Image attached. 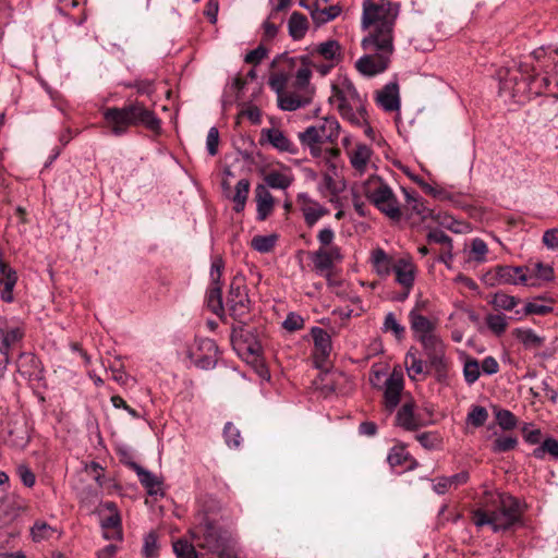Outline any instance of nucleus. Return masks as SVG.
<instances>
[{"instance_id": "obj_1", "label": "nucleus", "mask_w": 558, "mask_h": 558, "mask_svg": "<svg viewBox=\"0 0 558 558\" xmlns=\"http://www.w3.org/2000/svg\"><path fill=\"white\" fill-rule=\"evenodd\" d=\"M550 74L558 75V48L539 47L529 60L498 70L499 94L517 104H524L548 88Z\"/></svg>"}, {"instance_id": "obj_2", "label": "nucleus", "mask_w": 558, "mask_h": 558, "mask_svg": "<svg viewBox=\"0 0 558 558\" xmlns=\"http://www.w3.org/2000/svg\"><path fill=\"white\" fill-rule=\"evenodd\" d=\"M521 515L517 498L497 489H485L472 510V522L476 527L489 526L494 533H500L519 524Z\"/></svg>"}, {"instance_id": "obj_3", "label": "nucleus", "mask_w": 558, "mask_h": 558, "mask_svg": "<svg viewBox=\"0 0 558 558\" xmlns=\"http://www.w3.org/2000/svg\"><path fill=\"white\" fill-rule=\"evenodd\" d=\"M105 126L113 136L120 137L128 133L130 126H144L158 133L161 120L141 101H131L123 107H109L102 111Z\"/></svg>"}, {"instance_id": "obj_4", "label": "nucleus", "mask_w": 558, "mask_h": 558, "mask_svg": "<svg viewBox=\"0 0 558 558\" xmlns=\"http://www.w3.org/2000/svg\"><path fill=\"white\" fill-rule=\"evenodd\" d=\"M300 62L301 57H289L287 53H283L271 63L275 71L270 74L268 84L278 96L280 109L286 111H294L305 107L311 100L308 96L286 92Z\"/></svg>"}, {"instance_id": "obj_5", "label": "nucleus", "mask_w": 558, "mask_h": 558, "mask_svg": "<svg viewBox=\"0 0 558 558\" xmlns=\"http://www.w3.org/2000/svg\"><path fill=\"white\" fill-rule=\"evenodd\" d=\"M421 345L424 360L421 359V373L434 376L438 381L447 378L448 362L446 348L436 329V322L421 316Z\"/></svg>"}, {"instance_id": "obj_6", "label": "nucleus", "mask_w": 558, "mask_h": 558, "mask_svg": "<svg viewBox=\"0 0 558 558\" xmlns=\"http://www.w3.org/2000/svg\"><path fill=\"white\" fill-rule=\"evenodd\" d=\"M195 545L219 558H239L235 543L215 521L203 515L199 522L190 530Z\"/></svg>"}, {"instance_id": "obj_7", "label": "nucleus", "mask_w": 558, "mask_h": 558, "mask_svg": "<svg viewBox=\"0 0 558 558\" xmlns=\"http://www.w3.org/2000/svg\"><path fill=\"white\" fill-rule=\"evenodd\" d=\"M397 19V10L387 0L363 1L361 25L367 29L373 27L367 36H373L380 43H393V26Z\"/></svg>"}, {"instance_id": "obj_8", "label": "nucleus", "mask_w": 558, "mask_h": 558, "mask_svg": "<svg viewBox=\"0 0 558 558\" xmlns=\"http://www.w3.org/2000/svg\"><path fill=\"white\" fill-rule=\"evenodd\" d=\"M362 48L366 53L355 62V68L361 74L371 77L388 69L393 53V43H380L373 36H365Z\"/></svg>"}, {"instance_id": "obj_9", "label": "nucleus", "mask_w": 558, "mask_h": 558, "mask_svg": "<svg viewBox=\"0 0 558 558\" xmlns=\"http://www.w3.org/2000/svg\"><path fill=\"white\" fill-rule=\"evenodd\" d=\"M332 89V97L342 118L352 124L363 125L366 121V109L353 83L344 77L333 85Z\"/></svg>"}, {"instance_id": "obj_10", "label": "nucleus", "mask_w": 558, "mask_h": 558, "mask_svg": "<svg viewBox=\"0 0 558 558\" xmlns=\"http://www.w3.org/2000/svg\"><path fill=\"white\" fill-rule=\"evenodd\" d=\"M361 193L380 213L392 220H399L401 209L398 199L388 183L380 177H369L361 186Z\"/></svg>"}, {"instance_id": "obj_11", "label": "nucleus", "mask_w": 558, "mask_h": 558, "mask_svg": "<svg viewBox=\"0 0 558 558\" xmlns=\"http://www.w3.org/2000/svg\"><path fill=\"white\" fill-rule=\"evenodd\" d=\"M231 343L239 355L257 356L262 352V344L254 329L242 320L232 326Z\"/></svg>"}, {"instance_id": "obj_12", "label": "nucleus", "mask_w": 558, "mask_h": 558, "mask_svg": "<svg viewBox=\"0 0 558 558\" xmlns=\"http://www.w3.org/2000/svg\"><path fill=\"white\" fill-rule=\"evenodd\" d=\"M195 343L196 349H191L187 352L189 359L201 369H213L217 365L218 361V345L209 338L196 339Z\"/></svg>"}, {"instance_id": "obj_13", "label": "nucleus", "mask_w": 558, "mask_h": 558, "mask_svg": "<svg viewBox=\"0 0 558 558\" xmlns=\"http://www.w3.org/2000/svg\"><path fill=\"white\" fill-rule=\"evenodd\" d=\"M487 286L519 284L526 281L525 269L517 266H496L483 277Z\"/></svg>"}, {"instance_id": "obj_14", "label": "nucleus", "mask_w": 558, "mask_h": 558, "mask_svg": "<svg viewBox=\"0 0 558 558\" xmlns=\"http://www.w3.org/2000/svg\"><path fill=\"white\" fill-rule=\"evenodd\" d=\"M427 244L429 247L421 246V257L433 252L437 255V259L445 264L452 259V241L444 231L439 229L429 231Z\"/></svg>"}, {"instance_id": "obj_15", "label": "nucleus", "mask_w": 558, "mask_h": 558, "mask_svg": "<svg viewBox=\"0 0 558 558\" xmlns=\"http://www.w3.org/2000/svg\"><path fill=\"white\" fill-rule=\"evenodd\" d=\"M16 371L21 377L31 385L39 384L45 379V368L41 361L32 352H22L16 361Z\"/></svg>"}, {"instance_id": "obj_16", "label": "nucleus", "mask_w": 558, "mask_h": 558, "mask_svg": "<svg viewBox=\"0 0 558 558\" xmlns=\"http://www.w3.org/2000/svg\"><path fill=\"white\" fill-rule=\"evenodd\" d=\"M223 263L221 259H215L210 267V279L213 287L207 291V307L217 316H221L225 312L222 303V293L220 279L222 275Z\"/></svg>"}, {"instance_id": "obj_17", "label": "nucleus", "mask_w": 558, "mask_h": 558, "mask_svg": "<svg viewBox=\"0 0 558 558\" xmlns=\"http://www.w3.org/2000/svg\"><path fill=\"white\" fill-rule=\"evenodd\" d=\"M248 303L250 300L245 286L241 280L234 279L230 284L227 296V306L230 315L236 322L241 320V318L248 312Z\"/></svg>"}, {"instance_id": "obj_18", "label": "nucleus", "mask_w": 558, "mask_h": 558, "mask_svg": "<svg viewBox=\"0 0 558 558\" xmlns=\"http://www.w3.org/2000/svg\"><path fill=\"white\" fill-rule=\"evenodd\" d=\"M404 387L403 373L401 368H393L390 376L385 381L384 405L391 413L401 401V395Z\"/></svg>"}, {"instance_id": "obj_19", "label": "nucleus", "mask_w": 558, "mask_h": 558, "mask_svg": "<svg viewBox=\"0 0 558 558\" xmlns=\"http://www.w3.org/2000/svg\"><path fill=\"white\" fill-rule=\"evenodd\" d=\"M25 337V329L21 325L0 326V355L10 357L11 352L19 348Z\"/></svg>"}, {"instance_id": "obj_20", "label": "nucleus", "mask_w": 558, "mask_h": 558, "mask_svg": "<svg viewBox=\"0 0 558 558\" xmlns=\"http://www.w3.org/2000/svg\"><path fill=\"white\" fill-rule=\"evenodd\" d=\"M341 259L342 255L338 246H330L328 248L319 247L317 251L311 253L314 269L319 275L331 271L335 262H340Z\"/></svg>"}, {"instance_id": "obj_21", "label": "nucleus", "mask_w": 558, "mask_h": 558, "mask_svg": "<svg viewBox=\"0 0 558 558\" xmlns=\"http://www.w3.org/2000/svg\"><path fill=\"white\" fill-rule=\"evenodd\" d=\"M393 272L396 275V281L404 290L398 300L403 301L408 298L413 287L415 278V265L410 259L401 257L396 260Z\"/></svg>"}, {"instance_id": "obj_22", "label": "nucleus", "mask_w": 558, "mask_h": 558, "mask_svg": "<svg viewBox=\"0 0 558 558\" xmlns=\"http://www.w3.org/2000/svg\"><path fill=\"white\" fill-rule=\"evenodd\" d=\"M1 435L10 446L19 449L25 448L29 441L28 426L24 421L8 422Z\"/></svg>"}, {"instance_id": "obj_23", "label": "nucleus", "mask_w": 558, "mask_h": 558, "mask_svg": "<svg viewBox=\"0 0 558 558\" xmlns=\"http://www.w3.org/2000/svg\"><path fill=\"white\" fill-rule=\"evenodd\" d=\"M416 401L413 397L404 399L396 414V425L408 432H416L418 417L415 413Z\"/></svg>"}, {"instance_id": "obj_24", "label": "nucleus", "mask_w": 558, "mask_h": 558, "mask_svg": "<svg viewBox=\"0 0 558 558\" xmlns=\"http://www.w3.org/2000/svg\"><path fill=\"white\" fill-rule=\"evenodd\" d=\"M375 102L387 112L400 109L399 85L397 82H389L375 94Z\"/></svg>"}, {"instance_id": "obj_25", "label": "nucleus", "mask_w": 558, "mask_h": 558, "mask_svg": "<svg viewBox=\"0 0 558 558\" xmlns=\"http://www.w3.org/2000/svg\"><path fill=\"white\" fill-rule=\"evenodd\" d=\"M17 282V274L10 265L0 258V300L5 303L14 301V288Z\"/></svg>"}, {"instance_id": "obj_26", "label": "nucleus", "mask_w": 558, "mask_h": 558, "mask_svg": "<svg viewBox=\"0 0 558 558\" xmlns=\"http://www.w3.org/2000/svg\"><path fill=\"white\" fill-rule=\"evenodd\" d=\"M470 480V474L468 471H461L457 474L450 476H440L430 481L432 488L438 495L446 494L452 489H457L458 487L464 485Z\"/></svg>"}, {"instance_id": "obj_27", "label": "nucleus", "mask_w": 558, "mask_h": 558, "mask_svg": "<svg viewBox=\"0 0 558 558\" xmlns=\"http://www.w3.org/2000/svg\"><path fill=\"white\" fill-rule=\"evenodd\" d=\"M260 134L262 138H266V141L279 151L290 154L298 153L296 145L291 142L281 130L276 128L263 129Z\"/></svg>"}, {"instance_id": "obj_28", "label": "nucleus", "mask_w": 558, "mask_h": 558, "mask_svg": "<svg viewBox=\"0 0 558 558\" xmlns=\"http://www.w3.org/2000/svg\"><path fill=\"white\" fill-rule=\"evenodd\" d=\"M256 219L265 221L274 210L275 199L267 187L258 184L255 189Z\"/></svg>"}, {"instance_id": "obj_29", "label": "nucleus", "mask_w": 558, "mask_h": 558, "mask_svg": "<svg viewBox=\"0 0 558 558\" xmlns=\"http://www.w3.org/2000/svg\"><path fill=\"white\" fill-rule=\"evenodd\" d=\"M131 469L136 473L140 483L150 496L162 495L161 481L150 471L144 469L136 462L130 463Z\"/></svg>"}, {"instance_id": "obj_30", "label": "nucleus", "mask_w": 558, "mask_h": 558, "mask_svg": "<svg viewBox=\"0 0 558 558\" xmlns=\"http://www.w3.org/2000/svg\"><path fill=\"white\" fill-rule=\"evenodd\" d=\"M421 191L433 196L438 201H447L457 207H464L465 203L462 201L463 195L461 193H452L438 184L425 183L421 180Z\"/></svg>"}, {"instance_id": "obj_31", "label": "nucleus", "mask_w": 558, "mask_h": 558, "mask_svg": "<svg viewBox=\"0 0 558 558\" xmlns=\"http://www.w3.org/2000/svg\"><path fill=\"white\" fill-rule=\"evenodd\" d=\"M293 76L294 80L291 83V86L295 89L293 93L307 96L310 78L312 76L307 56H301V62L298 65Z\"/></svg>"}, {"instance_id": "obj_32", "label": "nucleus", "mask_w": 558, "mask_h": 558, "mask_svg": "<svg viewBox=\"0 0 558 558\" xmlns=\"http://www.w3.org/2000/svg\"><path fill=\"white\" fill-rule=\"evenodd\" d=\"M299 140L304 147L310 149L313 157H319L322 145L325 143L317 126L311 125L304 132L299 133Z\"/></svg>"}, {"instance_id": "obj_33", "label": "nucleus", "mask_w": 558, "mask_h": 558, "mask_svg": "<svg viewBox=\"0 0 558 558\" xmlns=\"http://www.w3.org/2000/svg\"><path fill=\"white\" fill-rule=\"evenodd\" d=\"M387 460L391 468L404 466V470H413L416 466L415 459L410 456L407 447L402 444L391 448Z\"/></svg>"}, {"instance_id": "obj_34", "label": "nucleus", "mask_w": 558, "mask_h": 558, "mask_svg": "<svg viewBox=\"0 0 558 558\" xmlns=\"http://www.w3.org/2000/svg\"><path fill=\"white\" fill-rule=\"evenodd\" d=\"M311 335L314 340L316 359L326 360L332 349L330 335L320 327H313Z\"/></svg>"}, {"instance_id": "obj_35", "label": "nucleus", "mask_w": 558, "mask_h": 558, "mask_svg": "<svg viewBox=\"0 0 558 558\" xmlns=\"http://www.w3.org/2000/svg\"><path fill=\"white\" fill-rule=\"evenodd\" d=\"M372 263L377 275L383 278L393 272L396 266V260L380 247L372 252Z\"/></svg>"}, {"instance_id": "obj_36", "label": "nucleus", "mask_w": 558, "mask_h": 558, "mask_svg": "<svg viewBox=\"0 0 558 558\" xmlns=\"http://www.w3.org/2000/svg\"><path fill=\"white\" fill-rule=\"evenodd\" d=\"M310 27L307 17L301 12L294 11L288 20V33L293 40H301L305 37Z\"/></svg>"}, {"instance_id": "obj_37", "label": "nucleus", "mask_w": 558, "mask_h": 558, "mask_svg": "<svg viewBox=\"0 0 558 558\" xmlns=\"http://www.w3.org/2000/svg\"><path fill=\"white\" fill-rule=\"evenodd\" d=\"M250 186L251 183L247 179H241L238 181L234 194L231 197L234 203L233 210L235 213H242L244 210L250 193Z\"/></svg>"}, {"instance_id": "obj_38", "label": "nucleus", "mask_w": 558, "mask_h": 558, "mask_svg": "<svg viewBox=\"0 0 558 558\" xmlns=\"http://www.w3.org/2000/svg\"><path fill=\"white\" fill-rule=\"evenodd\" d=\"M371 148L365 144H359L350 154V162L355 170L363 171L369 161Z\"/></svg>"}, {"instance_id": "obj_39", "label": "nucleus", "mask_w": 558, "mask_h": 558, "mask_svg": "<svg viewBox=\"0 0 558 558\" xmlns=\"http://www.w3.org/2000/svg\"><path fill=\"white\" fill-rule=\"evenodd\" d=\"M340 13L341 9L337 5H330L324 9H318L315 5L314 10H311V16L316 26H320L335 20Z\"/></svg>"}, {"instance_id": "obj_40", "label": "nucleus", "mask_w": 558, "mask_h": 558, "mask_svg": "<svg viewBox=\"0 0 558 558\" xmlns=\"http://www.w3.org/2000/svg\"><path fill=\"white\" fill-rule=\"evenodd\" d=\"M57 532L54 526L41 520L36 521L31 527L32 539L36 543L52 538Z\"/></svg>"}, {"instance_id": "obj_41", "label": "nucleus", "mask_w": 558, "mask_h": 558, "mask_svg": "<svg viewBox=\"0 0 558 558\" xmlns=\"http://www.w3.org/2000/svg\"><path fill=\"white\" fill-rule=\"evenodd\" d=\"M301 211L304 216L305 223L312 228L323 216L328 214V209L316 201L311 205L302 206Z\"/></svg>"}, {"instance_id": "obj_42", "label": "nucleus", "mask_w": 558, "mask_h": 558, "mask_svg": "<svg viewBox=\"0 0 558 558\" xmlns=\"http://www.w3.org/2000/svg\"><path fill=\"white\" fill-rule=\"evenodd\" d=\"M324 142L333 143L337 141L340 132V124L335 118H325L322 125L317 126Z\"/></svg>"}, {"instance_id": "obj_43", "label": "nucleus", "mask_w": 558, "mask_h": 558, "mask_svg": "<svg viewBox=\"0 0 558 558\" xmlns=\"http://www.w3.org/2000/svg\"><path fill=\"white\" fill-rule=\"evenodd\" d=\"M515 337L523 343L525 348L530 349H537L544 342V339L530 328L515 329Z\"/></svg>"}, {"instance_id": "obj_44", "label": "nucleus", "mask_w": 558, "mask_h": 558, "mask_svg": "<svg viewBox=\"0 0 558 558\" xmlns=\"http://www.w3.org/2000/svg\"><path fill=\"white\" fill-rule=\"evenodd\" d=\"M546 453H549L555 459H558V441L553 437H547L544 439L541 446L533 450L532 456L535 459L542 460Z\"/></svg>"}, {"instance_id": "obj_45", "label": "nucleus", "mask_w": 558, "mask_h": 558, "mask_svg": "<svg viewBox=\"0 0 558 558\" xmlns=\"http://www.w3.org/2000/svg\"><path fill=\"white\" fill-rule=\"evenodd\" d=\"M278 236L270 235H255L252 239L251 246L259 253H269L276 245Z\"/></svg>"}, {"instance_id": "obj_46", "label": "nucleus", "mask_w": 558, "mask_h": 558, "mask_svg": "<svg viewBox=\"0 0 558 558\" xmlns=\"http://www.w3.org/2000/svg\"><path fill=\"white\" fill-rule=\"evenodd\" d=\"M486 325L496 336L502 335L508 327V317L505 314H489L486 316Z\"/></svg>"}, {"instance_id": "obj_47", "label": "nucleus", "mask_w": 558, "mask_h": 558, "mask_svg": "<svg viewBox=\"0 0 558 558\" xmlns=\"http://www.w3.org/2000/svg\"><path fill=\"white\" fill-rule=\"evenodd\" d=\"M106 508L111 511L110 515L101 519V529H111L122 531V522L114 502H107Z\"/></svg>"}, {"instance_id": "obj_48", "label": "nucleus", "mask_w": 558, "mask_h": 558, "mask_svg": "<svg viewBox=\"0 0 558 558\" xmlns=\"http://www.w3.org/2000/svg\"><path fill=\"white\" fill-rule=\"evenodd\" d=\"M264 180L267 186L280 190L288 189L292 183V179L290 177L278 171L269 172L268 174H266Z\"/></svg>"}, {"instance_id": "obj_49", "label": "nucleus", "mask_w": 558, "mask_h": 558, "mask_svg": "<svg viewBox=\"0 0 558 558\" xmlns=\"http://www.w3.org/2000/svg\"><path fill=\"white\" fill-rule=\"evenodd\" d=\"M195 546V543L192 544L186 539H178L173 543V551L178 558H198Z\"/></svg>"}, {"instance_id": "obj_50", "label": "nucleus", "mask_w": 558, "mask_h": 558, "mask_svg": "<svg viewBox=\"0 0 558 558\" xmlns=\"http://www.w3.org/2000/svg\"><path fill=\"white\" fill-rule=\"evenodd\" d=\"M490 303L497 310L511 311L518 305L519 300L504 292H497L494 294Z\"/></svg>"}, {"instance_id": "obj_51", "label": "nucleus", "mask_w": 558, "mask_h": 558, "mask_svg": "<svg viewBox=\"0 0 558 558\" xmlns=\"http://www.w3.org/2000/svg\"><path fill=\"white\" fill-rule=\"evenodd\" d=\"M142 553L145 558H156L158 556V536L155 532H149L145 535Z\"/></svg>"}, {"instance_id": "obj_52", "label": "nucleus", "mask_w": 558, "mask_h": 558, "mask_svg": "<svg viewBox=\"0 0 558 558\" xmlns=\"http://www.w3.org/2000/svg\"><path fill=\"white\" fill-rule=\"evenodd\" d=\"M518 445V439L512 436L497 437L492 446V451L495 453L508 452L514 449Z\"/></svg>"}, {"instance_id": "obj_53", "label": "nucleus", "mask_w": 558, "mask_h": 558, "mask_svg": "<svg viewBox=\"0 0 558 558\" xmlns=\"http://www.w3.org/2000/svg\"><path fill=\"white\" fill-rule=\"evenodd\" d=\"M316 51L326 60H333L340 54V45L337 40H327L319 44Z\"/></svg>"}, {"instance_id": "obj_54", "label": "nucleus", "mask_w": 558, "mask_h": 558, "mask_svg": "<svg viewBox=\"0 0 558 558\" xmlns=\"http://www.w3.org/2000/svg\"><path fill=\"white\" fill-rule=\"evenodd\" d=\"M464 379L469 385L474 384L481 375V365L475 359H469L463 367Z\"/></svg>"}, {"instance_id": "obj_55", "label": "nucleus", "mask_w": 558, "mask_h": 558, "mask_svg": "<svg viewBox=\"0 0 558 558\" xmlns=\"http://www.w3.org/2000/svg\"><path fill=\"white\" fill-rule=\"evenodd\" d=\"M497 424L504 429L509 430L517 426V418L509 410L500 409L495 412Z\"/></svg>"}, {"instance_id": "obj_56", "label": "nucleus", "mask_w": 558, "mask_h": 558, "mask_svg": "<svg viewBox=\"0 0 558 558\" xmlns=\"http://www.w3.org/2000/svg\"><path fill=\"white\" fill-rule=\"evenodd\" d=\"M488 418V412L485 408L476 405L468 414V423L474 427H480L485 424Z\"/></svg>"}, {"instance_id": "obj_57", "label": "nucleus", "mask_w": 558, "mask_h": 558, "mask_svg": "<svg viewBox=\"0 0 558 558\" xmlns=\"http://www.w3.org/2000/svg\"><path fill=\"white\" fill-rule=\"evenodd\" d=\"M488 253L487 244L484 240L475 238L471 243L472 258L477 263H484L486 260V254Z\"/></svg>"}, {"instance_id": "obj_58", "label": "nucleus", "mask_w": 558, "mask_h": 558, "mask_svg": "<svg viewBox=\"0 0 558 558\" xmlns=\"http://www.w3.org/2000/svg\"><path fill=\"white\" fill-rule=\"evenodd\" d=\"M223 436L227 445L230 448H238L241 444L240 430L231 423L228 422L223 428Z\"/></svg>"}, {"instance_id": "obj_59", "label": "nucleus", "mask_w": 558, "mask_h": 558, "mask_svg": "<svg viewBox=\"0 0 558 558\" xmlns=\"http://www.w3.org/2000/svg\"><path fill=\"white\" fill-rule=\"evenodd\" d=\"M86 473L97 483L101 488L105 486L106 478L104 474V468L96 461H92L85 466Z\"/></svg>"}, {"instance_id": "obj_60", "label": "nucleus", "mask_w": 558, "mask_h": 558, "mask_svg": "<svg viewBox=\"0 0 558 558\" xmlns=\"http://www.w3.org/2000/svg\"><path fill=\"white\" fill-rule=\"evenodd\" d=\"M404 364L409 378L415 381L418 378V359L413 348L408 352Z\"/></svg>"}, {"instance_id": "obj_61", "label": "nucleus", "mask_w": 558, "mask_h": 558, "mask_svg": "<svg viewBox=\"0 0 558 558\" xmlns=\"http://www.w3.org/2000/svg\"><path fill=\"white\" fill-rule=\"evenodd\" d=\"M384 330L392 331L398 339H401L404 333V327L397 322L393 313H388L386 315L384 322Z\"/></svg>"}, {"instance_id": "obj_62", "label": "nucleus", "mask_w": 558, "mask_h": 558, "mask_svg": "<svg viewBox=\"0 0 558 558\" xmlns=\"http://www.w3.org/2000/svg\"><path fill=\"white\" fill-rule=\"evenodd\" d=\"M16 473L24 486L31 488L35 485V473L26 464H20L16 468Z\"/></svg>"}, {"instance_id": "obj_63", "label": "nucleus", "mask_w": 558, "mask_h": 558, "mask_svg": "<svg viewBox=\"0 0 558 558\" xmlns=\"http://www.w3.org/2000/svg\"><path fill=\"white\" fill-rule=\"evenodd\" d=\"M524 440L530 445H536L542 441V432L539 428H534L531 424H525L522 427Z\"/></svg>"}, {"instance_id": "obj_64", "label": "nucleus", "mask_w": 558, "mask_h": 558, "mask_svg": "<svg viewBox=\"0 0 558 558\" xmlns=\"http://www.w3.org/2000/svg\"><path fill=\"white\" fill-rule=\"evenodd\" d=\"M421 446L426 449L440 448L441 437L437 433H421Z\"/></svg>"}]
</instances>
